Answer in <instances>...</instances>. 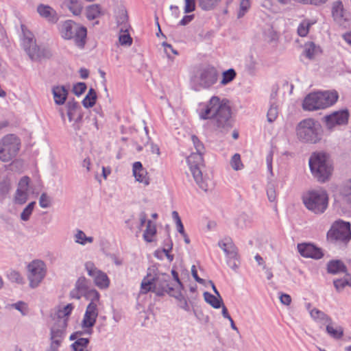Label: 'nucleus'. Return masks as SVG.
<instances>
[{
    "mask_svg": "<svg viewBox=\"0 0 351 351\" xmlns=\"http://www.w3.org/2000/svg\"><path fill=\"white\" fill-rule=\"evenodd\" d=\"M86 90V84L84 82H77L73 87V92L77 96L81 95Z\"/></svg>",
    "mask_w": 351,
    "mask_h": 351,
    "instance_id": "nucleus-50",
    "label": "nucleus"
},
{
    "mask_svg": "<svg viewBox=\"0 0 351 351\" xmlns=\"http://www.w3.org/2000/svg\"><path fill=\"white\" fill-rule=\"evenodd\" d=\"M350 114L347 109L335 111L323 117L328 130L332 131L337 126L346 125L348 123Z\"/></svg>",
    "mask_w": 351,
    "mask_h": 351,
    "instance_id": "nucleus-13",
    "label": "nucleus"
},
{
    "mask_svg": "<svg viewBox=\"0 0 351 351\" xmlns=\"http://www.w3.org/2000/svg\"><path fill=\"white\" fill-rule=\"evenodd\" d=\"M52 93L55 103L62 105L67 98L68 90L64 86H56L53 87Z\"/></svg>",
    "mask_w": 351,
    "mask_h": 351,
    "instance_id": "nucleus-24",
    "label": "nucleus"
},
{
    "mask_svg": "<svg viewBox=\"0 0 351 351\" xmlns=\"http://www.w3.org/2000/svg\"><path fill=\"white\" fill-rule=\"evenodd\" d=\"M326 331L335 339H340L343 336V328L341 326H337L335 328L332 324H327Z\"/></svg>",
    "mask_w": 351,
    "mask_h": 351,
    "instance_id": "nucleus-29",
    "label": "nucleus"
},
{
    "mask_svg": "<svg viewBox=\"0 0 351 351\" xmlns=\"http://www.w3.org/2000/svg\"><path fill=\"white\" fill-rule=\"evenodd\" d=\"M182 289H176V290L171 293L170 296L173 297L177 300L178 305L179 307H180L181 308L184 309L186 311H189V305L188 304L186 298L182 295Z\"/></svg>",
    "mask_w": 351,
    "mask_h": 351,
    "instance_id": "nucleus-27",
    "label": "nucleus"
},
{
    "mask_svg": "<svg viewBox=\"0 0 351 351\" xmlns=\"http://www.w3.org/2000/svg\"><path fill=\"white\" fill-rule=\"evenodd\" d=\"M75 241L77 243L85 245L86 242L92 243L93 241V237H86L82 230H78L75 234Z\"/></svg>",
    "mask_w": 351,
    "mask_h": 351,
    "instance_id": "nucleus-36",
    "label": "nucleus"
},
{
    "mask_svg": "<svg viewBox=\"0 0 351 351\" xmlns=\"http://www.w3.org/2000/svg\"><path fill=\"white\" fill-rule=\"evenodd\" d=\"M97 97L96 91L95 90L94 88H90L87 95L82 100V104L84 107L86 108L93 107L96 103Z\"/></svg>",
    "mask_w": 351,
    "mask_h": 351,
    "instance_id": "nucleus-31",
    "label": "nucleus"
},
{
    "mask_svg": "<svg viewBox=\"0 0 351 351\" xmlns=\"http://www.w3.org/2000/svg\"><path fill=\"white\" fill-rule=\"evenodd\" d=\"M250 8L249 0H242L240 3V10L238 12V18H241L244 16L246 11Z\"/></svg>",
    "mask_w": 351,
    "mask_h": 351,
    "instance_id": "nucleus-53",
    "label": "nucleus"
},
{
    "mask_svg": "<svg viewBox=\"0 0 351 351\" xmlns=\"http://www.w3.org/2000/svg\"><path fill=\"white\" fill-rule=\"evenodd\" d=\"M60 32L62 37L65 40L73 39L75 45L83 49L86 43L87 29L85 27L68 20L62 23Z\"/></svg>",
    "mask_w": 351,
    "mask_h": 351,
    "instance_id": "nucleus-7",
    "label": "nucleus"
},
{
    "mask_svg": "<svg viewBox=\"0 0 351 351\" xmlns=\"http://www.w3.org/2000/svg\"><path fill=\"white\" fill-rule=\"evenodd\" d=\"M191 140L197 152L192 153L187 158V162L196 184L202 190L207 191L210 189L211 182L209 178L203 173L205 167L203 158L205 148L197 136L192 135Z\"/></svg>",
    "mask_w": 351,
    "mask_h": 351,
    "instance_id": "nucleus-3",
    "label": "nucleus"
},
{
    "mask_svg": "<svg viewBox=\"0 0 351 351\" xmlns=\"http://www.w3.org/2000/svg\"><path fill=\"white\" fill-rule=\"evenodd\" d=\"M227 99L221 100L217 96H213L205 108L199 113L201 119H213V124L221 132H228L232 128L231 109Z\"/></svg>",
    "mask_w": 351,
    "mask_h": 351,
    "instance_id": "nucleus-1",
    "label": "nucleus"
},
{
    "mask_svg": "<svg viewBox=\"0 0 351 351\" xmlns=\"http://www.w3.org/2000/svg\"><path fill=\"white\" fill-rule=\"evenodd\" d=\"M333 284L336 290L340 292L349 284V280L346 278L336 279L333 280Z\"/></svg>",
    "mask_w": 351,
    "mask_h": 351,
    "instance_id": "nucleus-49",
    "label": "nucleus"
},
{
    "mask_svg": "<svg viewBox=\"0 0 351 351\" xmlns=\"http://www.w3.org/2000/svg\"><path fill=\"white\" fill-rule=\"evenodd\" d=\"M231 167L235 170L239 171L243 169V165L241 160V156L239 154H234L230 162Z\"/></svg>",
    "mask_w": 351,
    "mask_h": 351,
    "instance_id": "nucleus-41",
    "label": "nucleus"
},
{
    "mask_svg": "<svg viewBox=\"0 0 351 351\" xmlns=\"http://www.w3.org/2000/svg\"><path fill=\"white\" fill-rule=\"evenodd\" d=\"M89 343L88 338H78L73 344L72 348L74 351H84Z\"/></svg>",
    "mask_w": 351,
    "mask_h": 351,
    "instance_id": "nucleus-39",
    "label": "nucleus"
},
{
    "mask_svg": "<svg viewBox=\"0 0 351 351\" xmlns=\"http://www.w3.org/2000/svg\"><path fill=\"white\" fill-rule=\"evenodd\" d=\"M29 182V178L27 176H23L19 182L18 189H23V191L24 190L27 191Z\"/></svg>",
    "mask_w": 351,
    "mask_h": 351,
    "instance_id": "nucleus-56",
    "label": "nucleus"
},
{
    "mask_svg": "<svg viewBox=\"0 0 351 351\" xmlns=\"http://www.w3.org/2000/svg\"><path fill=\"white\" fill-rule=\"evenodd\" d=\"M313 24V23H311L308 20H304L298 26V34L302 37L306 36L308 33L309 27Z\"/></svg>",
    "mask_w": 351,
    "mask_h": 351,
    "instance_id": "nucleus-42",
    "label": "nucleus"
},
{
    "mask_svg": "<svg viewBox=\"0 0 351 351\" xmlns=\"http://www.w3.org/2000/svg\"><path fill=\"white\" fill-rule=\"evenodd\" d=\"M250 223H251V220L250 219V217L245 213L241 214L236 219V221H235L236 226H237V228H241V229H243Z\"/></svg>",
    "mask_w": 351,
    "mask_h": 351,
    "instance_id": "nucleus-38",
    "label": "nucleus"
},
{
    "mask_svg": "<svg viewBox=\"0 0 351 351\" xmlns=\"http://www.w3.org/2000/svg\"><path fill=\"white\" fill-rule=\"evenodd\" d=\"M332 15L334 20L340 25H343L345 21L348 20V17L341 1H337L332 3Z\"/></svg>",
    "mask_w": 351,
    "mask_h": 351,
    "instance_id": "nucleus-20",
    "label": "nucleus"
},
{
    "mask_svg": "<svg viewBox=\"0 0 351 351\" xmlns=\"http://www.w3.org/2000/svg\"><path fill=\"white\" fill-rule=\"evenodd\" d=\"M8 278L12 282H14L18 284H22L23 282L22 276L18 271H10L8 274Z\"/></svg>",
    "mask_w": 351,
    "mask_h": 351,
    "instance_id": "nucleus-52",
    "label": "nucleus"
},
{
    "mask_svg": "<svg viewBox=\"0 0 351 351\" xmlns=\"http://www.w3.org/2000/svg\"><path fill=\"white\" fill-rule=\"evenodd\" d=\"M327 271L329 274H332L343 273L346 276H348L346 266L341 261L339 260H333L329 261L327 264Z\"/></svg>",
    "mask_w": 351,
    "mask_h": 351,
    "instance_id": "nucleus-25",
    "label": "nucleus"
},
{
    "mask_svg": "<svg viewBox=\"0 0 351 351\" xmlns=\"http://www.w3.org/2000/svg\"><path fill=\"white\" fill-rule=\"evenodd\" d=\"M98 316L97 303L90 302L86 307L85 314L82 321V328H86V333L90 335L93 332L92 328L96 322Z\"/></svg>",
    "mask_w": 351,
    "mask_h": 351,
    "instance_id": "nucleus-16",
    "label": "nucleus"
},
{
    "mask_svg": "<svg viewBox=\"0 0 351 351\" xmlns=\"http://www.w3.org/2000/svg\"><path fill=\"white\" fill-rule=\"evenodd\" d=\"M297 247L299 253L303 257L319 259L324 256L322 250L311 243H299Z\"/></svg>",
    "mask_w": 351,
    "mask_h": 351,
    "instance_id": "nucleus-18",
    "label": "nucleus"
},
{
    "mask_svg": "<svg viewBox=\"0 0 351 351\" xmlns=\"http://www.w3.org/2000/svg\"><path fill=\"white\" fill-rule=\"evenodd\" d=\"M171 274L173 276L174 280L177 283V285L174 287V288L178 289H184V285L179 278L178 272L176 270L172 269Z\"/></svg>",
    "mask_w": 351,
    "mask_h": 351,
    "instance_id": "nucleus-57",
    "label": "nucleus"
},
{
    "mask_svg": "<svg viewBox=\"0 0 351 351\" xmlns=\"http://www.w3.org/2000/svg\"><path fill=\"white\" fill-rule=\"evenodd\" d=\"M21 30L23 48L32 60L40 62L43 59H49L52 56L49 49L40 47L36 45L34 34L24 25H21Z\"/></svg>",
    "mask_w": 351,
    "mask_h": 351,
    "instance_id": "nucleus-5",
    "label": "nucleus"
},
{
    "mask_svg": "<svg viewBox=\"0 0 351 351\" xmlns=\"http://www.w3.org/2000/svg\"><path fill=\"white\" fill-rule=\"evenodd\" d=\"M64 4L74 15H79L82 12V5L79 0H64Z\"/></svg>",
    "mask_w": 351,
    "mask_h": 351,
    "instance_id": "nucleus-30",
    "label": "nucleus"
},
{
    "mask_svg": "<svg viewBox=\"0 0 351 351\" xmlns=\"http://www.w3.org/2000/svg\"><path fill=\"white\" fill-rule=\"evenodd\" d=\"M64 330H62L56 326H52L51 328V346L47 351H58V347L60 346Z\"/></svg>",
    "mask_w": 351,
    "mask_h": 351,
    "instance_id": "nucleus-22",
    "label": "nucleus"
},
{
    "mask_svg": "<svg viewBox=\"0 0 351 351\" xmlns=\"http://www.w3.org/2000/svg\"><path fill=\"white\" fill-rule=\"evenodd\" d=\"M128 19L126 10H121L117 16V23L123 25L121 27L127 28V21Z\"/></svg>",
    "mask_w": 351,
    "mask_h": 351,
    "instance_id": "nucleus-51",
    "label": "nucleus"
},
{
    "mask_svg": "<svg viewBox=\"0 0 351 351\" xmlns=\"http://www.w3.org/2000/svg\"><path fill=\"white\" fill-rule=\"evenodd\" d=\"M37 12L41 17L49 23H56L59 19L56 11L48 5L39 4L37 7Z\"/></svg>",
    "mask_w": 351,
    "mask_h": 351,
    "instance_id": "nucleus-19",
    "label": "nucleus"
},
{
    "mask_svg": "<svg viewBox=\"0 0 351 351\" xmlns=\"http://www.w3.org/2000/svg\"><path fill=\"white\" fill-rule=\"evenodd\" d=\"M319 51V47H317L313 42L308 43L305 45L304 52L306 57L308 59H313Z\"/></svg>",
    "mask_w": 351,
    "mask_h": 351,
    "instance_id": "nucleus-34",
    "label": "nucleus"
},
{
    "mask_svg": "<svg viewBox=\"0 0 351 351\" xmlns=\"http://www.w3.org/2000/svg\"><path fill=\"white\" fill-rule=\"evenodd\" d=\"M320 125L313 119L301 121L296 126L298 138L304 143H316L321 139Z\"/></svg>",
    "mask_w": 351,
    "mask_h": 351,
    "instance_id": "nucleus-8",
    "label": "nucleus"
},
{
    "mask_svg": "<svg viewBox=\"0 0 351 351\" xmlns=\"http://www.w3.org/2000/svg\"><path fill=\"white\" fill-rule=\"evenodd\" d=\"M175 290L169 274L159 272L154 268H149L141 283L140 293L146 294L153 292L158 296H163L166 293L171 295Z\"/></svg>",
    "mask_w": 351,
    "mask_h": 351,
    "instance_id": "nucleus-2",
    "label": "nucleus"
},
{
    "mask_svg": "<svg viewBox=\"0 0 351 351\" xmlns=\"http://www.w3.org/2000/svg\"><path fill=\"white\" fill-rule=\"evenodd\" d=\"M280 300L282 304H285V305H289L291 302V298L289 295L288 294H286V293H282L281 294V295L280 296Z\"/></svg>",
    "mask_w": 351,
    "mask_h": 351,
    "instance_id": "nucleus-61",
    "label": "nucleus"
},
{
    "mask_svg": "<svg viewBox=\"0 0 351 351\" xmlns=\"http://www.w3.org/2000/svg\"><path fill=\"white\" fill-rule=\"evenodd\" d=\"M218 71L213 66H206L200 69L195 77L196 86L199 88L208 89L218 80Z\"/></svg>",
    "mask_w": 351,
    "mask_h": 351,
    "instance_id": "nucleus-12",
    "label": "nucleus"
},
{
    "mask_svg": "<svg viewBox=\"0 0 351 351\" xmlns=\"http://www.w3.org/2000/svg\"><path fill=\"white\" fill-rule=\"evenodd\" d=\"M237 73L233 69H229L228 70L223 72L222 80L221 84L226 85L232 82L236 77Z\"/></svg>",
    "mask_w": 351,
    "mask_h": 351,
    "instance_id": "nucleus-37",
    "label": "nucleus"
},
{
    "mask_svg": "<svg viewBox=\"0 0 351 351\" xmlns=\"http://www.w3.org/2000/svg\"><path fill=\"white\" fill-rule=\"evenodd\" d=\"M219 246L226 253L229 259H237V248L230 238H225L219 242Z\"/></svg>",
    "mask_w": 351,
    "mask_h": 351,
    "instance_id": "nucleus-21",
    "label": "nucleus"
},
{
    "mask_svg": "<svg viewBox=\"0 0 351 351\" xmlns=\"http://www.w3.org/2000/svg\"><path fill=\"white\" fill-rule=\"evenodd\" d=\"M310 315L314 320L321 322L326 326L329 324H332V320L330 317L316 308H313L310 311Z\"/></svg>",
    "mask_w": 351,
    "mask_h": 351,
    "instance_id": "nucleus-26",
    "label": "nucleus"
},
{
    "mask_svg": "<svg viewBox=\"0 0 351 351\" xmlns=\"http://www.w3.org/2000/svg\"><path fill=\"white\" fill-rule=\"evenodd\" d=\"M337 99L336 91L311 93L304 98L302 106L304 110L310 111L326 108L333 105Z\"/></svg>",
    "mask_w": 351,
    "mask_h": 351,
    "instance_id": "nucleus-6",
    "label": "nucleus"
},
{
    "mask_svg": "<svg viewBox=\"0 0 351 351\" xmlns=\"http://www.w3.org/2000/svg\"><path fill=\"white\" fill-rule=\"evenodd\" d=\"M341 194L344 196H349L351 195V184L344 185L341 191Z\"/></svg>",
    "mask_w": 351,
    "mask_h": 351,
    "instance_id": "nucleus-64",
    "label": "nucleus"
},
{
    "mask_svg": "<svg viewBox=\"0 0 351 351\" xmlns=\"http://www.w3.org/2000/svg\"><path fill=\"white\" fill-rule=\"evenodd\" d=\"M16 310L19 311L22 313L23 315H25L24 309L26 308V304L23 302H18L12 305Z\"/></svg>",
    "mask_w": 351,
    "mask_h": 351,
    "instance_id": "nucleus-62",
    "label": "nucleus"
},
{
    "mask_svg": "<svg viewBox=\"0 0 351 351\" xmlns=\"http://www.w3.org/2000/svg\"><path fill=\"white\" fill-rule=\"evenodd\" d=\"M51 204V198L46 193H43L39 198V205L41 208H49Z\"/></svg>",
    "mask_w": 351,
    "mask_h": 351,
    "instance_id": "nucleus-47",
    "label": "nucleus"
},
{
    "mask_svg": "<svg viewBox=\"0 0 351 351\" xmlns=\"http://www.w3.org/2000/svg\"><path fill=\"white\" fill-rule=\"evenodd\" d=\"M67 111L75 112L78 108H80L79 104L74 99L69 101L66 104Z\"/></svg>",
    "mask_w": 351,
    "mask_h": 351,
    "instance_id": "nucleus-58",
    "label": "nucleus"
},
{
    "mask_svg": "<svg viewBox=\"0 0 351 351\" xmlns=\"http://www.w3.org/2000/svg\"><path fill=\"white\" fill-rule=\"evenodd\" d=\"M73 309V306L71 304H68L64 308L58 309L52 315L53 319L56 321L53 326L65 330L67 326L69 316Z\"/></svg>",
    "mask_w": 351,
    "mask_h": 351,
    "instance_id": "nucleus-17",
    "label": "nucleus"
},
{
    "mask_svg": "<svg viewBox=\"0 0 351 351\" xmlns=\"http://www.w3.org/2000/svg\"><path fill=\"white\" fill-rule=\"evenodd\" d=\"M194 18V15H185L180 21L179 25L184 26L189 24Z\"/></svg>",
    "mask_w": 351,
    "mask_h": 351,
    "instance_id": "nucleus-63",
    "label": "nucleus"
},
{
    "mask_svg": "<svg viewBox=\"0 0 351 351\" xmlns=\"http://www.w3.org/2000/svg\"><path fill=\"white\" fill-rule=\"evenodd\" d=\"M85 269L88 274L93 278L95 284L100 289L109 287L110 280L106 273L98 269L93 263L89 261L85 263Z\"/></svg>",
    "mask_w": 351,
    "mask_h": 351,
    "instance_id": "nucleus-15",
    "label": "nucleus"
},
{
    "mask_svg": "<svg viewBox=\"0 0 351 351\" xmlns=\"http://www.w3.org/2000/svg\"><path fill=\"white\" fill-rule=\"evenodd\" d=\"M132 171L136 181L143 183L145 185L149 184V178L147 176V172L141 162H135L133 164Z\"/></svg>",
    "mask_w": 351,
    "mask_h": 351,
    "instance_id": "nucleus-23",
    "label": "nucleus"
},
{
    "mask_svg": "<svg viewBox=\"0 0 351 351\" xmlns=\"http://www.w3.org/2000/svg\"><path fill=\"white\" fill-rule=\"evenodd\" d=\"M70 296L72 298L75 299H80L82 296H84V293H82V291L79 290L75 287V289L71 291L70 292Z\"/></svg>",
    "mask_w": 351,
    "mask_h": 351,
    "instance_id": "nucleus-60",
    "label": "nucleus"
},
{
    "mask_svg": "<svg viewBox=\"0 0 351 351\" xmlns=\"http://www.w3.org/2000/svg\"><path fill=\"white\" fill-rule=\"evenodd\" d=\"M45 264L41 261H34L28 265L29 285L36 287L45 276Z\"/></svg>",
    "mask_w": 351,
    "mask_h": 351,
    "instance_id": "nucleus-14",
    "label": "nucleus"
},
{
    "mask_svg": "<svg viewBox=\"0 0 351 351\" xmlns=\"http://www.w3.org/2000/svg\"><path fill=\"white\" fill-rule=\"evenodd\" d=\"M89 281L84 276H81L76 281L75 287L84 294L89 289Z\"/></svg>",
    "mask_w": 351,
    "mask_h": 351,
    "instance_id": "nucleus-40",
    "label": "nucleus"
},
{
    "mask_svg": "<svg viewBox=\"0 0 351 351\" xmlns=\"http://www.w3.org/2000/svg\"><path fill=\"white\" fill-rule=\"evenodd\" d=\"M204 298L205 301L214 308H219L223 304V300L221 296L219 298L216 295H214L206 291L204 293Z\"/></svg>",
    "mask_w": 351,
    "mask_h": 351,
    "instance_id": "nucleus-28",
    "label": "nucleus"
},
{
    "mask_svg": "<svg viewBox=\"0 0 351 351\" xmlns=\"http://www.w3.org/2000/svg\"><path fill=\"white\" fill-rule=\"evenodd\" d=\"M156 233V225L151 220L147 221L146 229L143 233V238L147 242H152V237Z\"/></svg>",
    "mask_w": 351,
    "mask_h": 351,
    "instance_id": "nucleus-33",
    "label": "nucleus"
},
{
    "mask_svg": "<svg viewBox=\"0 0 351 351\" xmlns=\"http://www.w3.org/2000/svg\"><path fill=\"white\" fill-rule=\"evenodd\" d=\"M27 191H23V189H17L15 195V201L20 204H23L27 201Z\"/></svg>",
    "mask_w": 351,
    "mask_h": 351,
    "instance_id": "nucleus-45",
    "label": "nucleus"
},
{
    "mask_svg": "<svg viewBox=\"0 0 351 351\" xmlns=\"http://www.w3.org/2000/svg\"><path fill=\"white\" fill-rule=\"evenodd\" d=\"M84 297H85L87 300H90V302L98 303L99 300V293L95 289H88L84 294Z\"/></svg>",
    "mask_w": 351,
    "mask_h": 351,
    "instance_id": "nucleus-43",
    "label": "nucleus"
},
{
    "mask_svg": "<svg viewBox=\"0 0 351 351\" xmlns=\"http://www.w3.org/2000/svg\"><path fill=\"white\" fill-rule=\"evenodd\" d=\"M327 239L332 243H348L351 239L350 223L343 220L335 221L327 232Z\"/></svg>",
    "mask_w": 351,
    "mask_h": 351,
    "instance_id": "nucleus-10",
    "label": "nucleus"
},
{
    "mask_svg": "<svg viewBox=\"0 0 351 351\" xmlns=\"http://www.w3.org/2000/svg\"><path fill=\"white\" fill-rule=\"evenodd\" d=\"M119 40L121 45L130 46L132 45V38L128 33L127 28H120V35Z\"/></svg>",
    "mask_w": 351,
    "mask_h": 351,
    "instance_id": "nucleus-35",
    "label": "nucleus"
},
{
    "mask_svg": "<svg viewBox=\"0 0 351 351\" xmlns=\"http://www.w3.org/2000/svg\"><path fill=\"white\" fill-rule=\"evenodd\" d=\"M221 0H199V5L204 10H209L214 8Z\"/></svg>",
    "mask_w": 351,
    "mask_h": 351,
    "instance_id": "nucleus-44",
    "label": "nucleus"
},
{
    "mask_svg": "<svg viewBox=\"0 0 351 351\" xmlns=\"http://www.w3.org/2000/svg\"><path fill=\"white\" fill-rule=\"evenodd\" d=\"M303 202L309 210L315 214H322L328 207V194L322 189L311 191L303 197Z\"/></svg>",
    "mask_w": 351,
    "mask_h": 351,
    "instance_id": "nucleus-9",
    "label": "nucleus"
},
{
    "mask_svg": "<svg viewBox=\"0 0 351 351\" xmlns=\"http://www.w3.org/2000/svg\"><path fill=\"white\" fill-rule=\"evenodd\" d=\"M103 14L100 5L98 4H93L87 7L86 17L90 21L94 20Z\"/></svg>",
    "mask_w": 351,
    "mask_h": 351,
    "instance_id": "nucleus-32",
    "label": "nucleus"
},
{
    "mask_svg": "<svg viewBox=\"0 0 351 351\" xmlns=\"http://www.w3.org/2000/svg\"><path fill=\"white\" fill-rule=\"evenodd\" d=\"M185 6H184V12L190 13L195 10V0H184Z\"/></svg>",
    "mask_w": 351,
    "mask_h": 351,
    "instance_id": "nucleus-55",
    "label": "nucleus"
},
{
    "mask_svg": "<svg viewBox=\"0 0 351 351\" xmlns=\"http://www.w3.org/2000/svg\"><path fill=\"white\" fill-rule=\"evenodd\" d=\"M278 117L277 106L271 105L267 114V121L269 123L274 122Z\"/></svg>",
    "mask_w": 351,
    "mask_h": 351,
    "instance_id": "nucleus-48",
    "label": "nucleus"
},
{
    "mask_svg": "<svg viewBox=\"0 0 351 351\" xmlns=\"http://www.w3.org/2000/svg\"><path fill=\"white\" fill-rule=\"evenodd\" d=\"M267 195L269 202H273L276 199V191L274 184L269 182L267 188Z\"/></svg>",
    "mask_w": 351,
    "mask_h": 351,
    "instance_id": "nucleus-46",
    "label": "nucleus"
},
{
    "mask_svg": "<svg viewBox=\"0 0 351 351\" xmlns=\"http://www.w3.org/2000/svg\"><path fill=\"white\" fill-rule=\"evenodd\" d=\"M20 149V141L14 134H8L0 141V160L9 162L16 156Z\"/></svg>",
    "mask_w": 351,
    "mask_h": 351,
    "instance_id": "nucleus-11",
    "label": "nucleus"
},
{
    "mask_svg": "<svg viewBox=\"0 0 351 351\" xmlns=\"http://www.w3.org/2000/svg\"><path fill=\"white\" fill-rule=\"evenodd\" d=\"M309 167L313 176L319 182H326L330 176L332 167L330 156L325 152H314L309 158Z\"/></svg>",
    "mask_w": 351,
    "mask_h": 351,
    "instance_id": "nucleus-4",
    "label": "nucleus"
},
{
    "mask_svg": "<svg viewBox=\"0 0 351 351\" xmlns=\"http://www.w3.org/2000/svg\"><path fill=\"white\" fill-rule=\"evenodd\" d=\"M162 46L165 47V52L166 53L167 56L170 58L169 51L172 52L173 53L177 55L178 51L175 50L171 45L168 44L167 43L164 42L162 43Z\"/></svg>",
    "mask_w": 351,
    "mask_h": 351,
    "instance_id": "nucleus-59",
    "label": "nucleus"
},
{
    "mask_svg": "<svg viewBox=\"0 0 351 351\" xmlns=\"http://www.w3.org/2000/svg\"><path fill=\"white\" fill-rule=\"evenodd\" d=\"M10 190V183L8 180H3L0 182V193L2 195H7Z\"/></svg>",
    "mask_w": 351,
    "mask_h": 351,
    "instance_id": "nucleus-54",
    "label": "nucleus"
}]
</instances>
